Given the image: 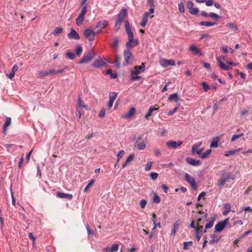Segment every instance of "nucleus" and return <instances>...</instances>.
Here are the masks:
<instances>
[{
    "instance_id": "1",
    "label": "nucleus",
    "mask_w": 252,
    "mask_h": 252,
    "mask_svg": "<svg viewBox=\"0 0 252 252\" xmlns=\"http://www.w3.org/2000/svg\"><path fill=\"white\" fill-rule=\"evenodd\" d=\"M93 51H90L87 54L84 55L83 58L79 61V63H87L91 61L94 56Z\"/></svg>"
},
{
    "instance_id": "2",
    "label": "nucleus",
    "mask_w": 252,
    "mask_h": 252,
    "mask_svg": "<svg viewBox=\"0 0 252 252\" xmlns=\"http://www.w3.org/2000/svg\"><path fill=\"white\" fill-rule=\"evenodd\" d=\"M231 178V174L229 173H224L223 176L219 179L217 182V185L222 188L226 182Z\"/></svg>"
},
{
    "instance_id": "3",
    "label": "nucleus",
    "mask_w": 252,
    "mask_h": 252,
    "mask_svg": "<svg viewBox=\"0 0 252 252\" xmlns=\"http://www.w3.org/2000/svg\"><path fill=\"white\" fill-rule=\"evenodd\" d=\"M83 34L84 36L90 41L94 40L95 35V32L90 29L85 30Z\"/></svg>"
},
{
    "instance_id": "4",
    "label": "nucleus",
    "mask_w": 252,
    "mask_h": 252,
    "mask_svg": "<svg viewBox=\"0 0 252 252\" xmlns=\"http://www.w3.org/2000/svg\"><path fill=\"white\" fill-rule=\"evenodd\" d=\"M185 179L186 181L191 185L193 189H197L195 179L193 177L190 176L188 173H186L185 175Z\"/></svg>"
},
{
    "instance_id": "5",
    "label": "nucleus",
    "mask_w": 252,
    "mask_h": 252,
    "mask_svg": "<svg viewBox=\"0 0 252 252\" xmlns=\"http://www.w3.org/2000/svg\"><path fill=\"white\" fill-rule=\"evenodd\" d=\"M228 221V219H225L223 221H220L216 225L215 231L216 232L221 231L225 227Z\"/></svg>"
},
{
    "instance_id": "6",
    "label": "nucleus",
    "mask_w": 252,
    "mask_h": 252,
    "mask_svg": "<svg viewBox=\"0 0 252 252\" xmlns=\"http://www.w3.org/2000/svg\"><path fill=\"white\" fill-rule=\"evenodd\" d=\"M160 64L163 67L167 66L168 65L175 66V61L174 60H166L161 59L159 61Z\"/></svg>"
},
{
    "instance_id": "7",
    "label": "nucleus",
    "mask_w": 252,
    "mask_h": 252,
    "mask_svg": "<svg viewBox=\"0 0 252 252\" xmlns=\"http://www.w3.org/2000/svg\"><path fill=\"white\" fill-rule=\"evenodd\" d=\"M145 70V63H142L141 65H136L135 66L133 69L131 70L133 72H134L135 74L137 75L143 73Z\"/></svg>"
},
{
    "instance_id": "8",
    "label": "nucleus",
    "mask_w": 252,
    "mask_h": 252,
    "mask_svg": "<svg viewBox=\"0 0 252 252\" xmlns=\"http://www.w3.org/2000/svg\"><path fill=\"white\" fill-rule=\"evenodd\" d=\"M183 144V141H169L166 142V145L168 148L176 149Z\"/></svg>"
},
{
    "instance_id": "9",
    "label": "nucleus",
    "mask_w": 252,
    "mask_h": 252,
    "mask_svg": "<svg viewBox=\"0 0 252 252\" xmlns=\"http://www.w3.org/2000/svg\"><path fill=\"white\" fill-rule=\"evenodd\" d=\"M106 63L101 58L96 59L93 63V66L95 67H101L106 66Z\"/></svg>"
},
{
    "instance_id": "10",
    "label": "nucleus",
    "mask_w": 252,
    "mask_h": 252,
    "mask_svg": "<svg viewBox=\"0 0 252 252\" xmlns=\"http://www.w3.org/2000/svg\"><path fill=\"white\" fill-rule=\"evenodd\" d=\"M132 54L129 50H126L124 52V58L125 60V63L124 65H126L129 63L130 62V59L132 58Z\"/></svg>"
},
{
    "instance_id": "11",
    "label": "nucleus",
    "mask_w": 252,
    "mask_h": 252,
    "mask_svg": "<svg viewBox=\"0 0 252 252\" xmlns=\"http://www.w3.org/2000/svg\"><path fill=\"white\" fill-rule=\"evenodd\" d=\"M158 109L159 106L157 104L155 105L154 106H150L147 113L145 115V119L147 120H149V118L152 115L153 112L154 111L158 110Z\"/></svg>"
},
{
    "instance_id": "12",
    "label": "nucleus",
    "mask_w": 252,
    "mask_h": 252,
    "mask_svg": "<svg viewBox=\"0 0 252 252\" xmlns=\"http://www.w3.org/2000/svg\"><path fill=\"white\" fill-rule=\"evenodd\" d=\"M67 36L71 39L79 40L80 38L79 34L73 29H71V32L67 34Z\"/></svg>"
},
{
    "instance_id": "13",
    "label": "nucleus",
    "mask_w": 252,
    "mask_h": 252,
    "mask_svg": "<svg viewBox=\"0 0 252 252\" xmlns=\"http://www.w3.org/2000/svg\"><path fill=\"white\" fill-rule=\"evenodd\" d=\"M186 161L188 163L193 166H198L201 164V162L200 160H196L191 158H187Z\"/></svg>"
},
{
    "instance_id": "14",
    "label": "nucleus",
    "mask_w": 252,
    "mask_h": 252,
    "mask_svg": "<svg viewBox=\"0 0 252 252\" xmlns=\"http://www.w3.org/2000/svg\"><path fill=\"white\" fill-rule=\"evenodd\" d=\"M77 110H81L83 109H88V107L86 106L84 102L81 99L80 97H79L78 101L77 104Z\"/></svg>"
},
{
    "instance_id": "15",
    "label": "nucleus",
    "mask_w": 252,
    "mask_h": 252,
    "mask_svg": "<svg viewBox=\"0 0 252 252\" xmlns=\"http://www.w3.org/2000/svg\"><path fill=\"white\" fill-rule=\"evenodd\" d=\"M217 60L218 63V65L220 67L224 70H229L231 68L226 65H225L224 63L221 62V60L220 58H217Z\"/></svg>"
},
{
    "instance_id": "16",
    "label": "nucleus",
    "mask_w": 252,
    "mask_h": 252,
    "mask_svg": "<svg viewBox=\"0 0 252 252\" xmlns=\"http://www.w3.org/2000/svg\"><path fill=\"white\" fill-rule=\"evenodd\" d=\"M57 196L58 197L61 198H67L69 199H71L73 197V196L71 194L65 193L64 192H58L57 193Z\"/></svg>"
},
{
    "instance_id": "17",
    "label": "nucleus",
    "mask_w": 252,
    "mask_h": 252,
    "mask_svg": "<svg viewBox=\"0 0 252 252\" xmlns=\"http://www.w3.org/2000/svg\"><path fill=\"white\" fill-rule=\"evenodd\" d=\"M220 140V138L219 136L214 137L210 144V147L211 148H217L218 147V143Z\"/></svg>"
},
{
    "instance_id": "18",
    "label": "nucleus",
    "mask_w": 252,
    "mask_h": 252,
    "mask_svg": "<svg viewBox=\"0 0 252 252\" xmlns=\"http://www.w3.org/2000/svg\"><path fill=\"white\" fill-rule=\"evenodd\" d=\"M189 51L192 52L195 55H197L199 54L200 56L202 55V53H201L200 50L193 45H191L190 46Z\"/></svg>"
},
{
    "instance_id": "19",
    "label": "nucleus",
    "mask_w": 252,
    "mask_h": 252,
    "mask_svg": "<svg viewBox=\"0 0 252 252\" xmlns=\"http://www.w3.org/2000/svg\"><path fill=\"white\" fill-rule=\"evenodd\" d=\"M138 44V41L137 40H133L132 42H130L128 40L126 44V46L127 49L132 48L136 46Z\"/></svg>"
},
{
    "instance_id": "20",
    "label": "nucleus",
    "mask_w": 252,
    "mask_h": 252,
    "mask_svg": "<svg viewBox=\"0 0 252 252\" xmlns=\"http://www.w3.org/2000/svg\"><path fill=\"white\" fill-rule=\"evenodd\" d=\"M203 229V226H200L199 227H196L195 230V236L197 239V240L199 241L202 235V230Z\"/></svg>"
},
{
    "instance_id": "21",
    "label": "nucleus",
    "mask_w": 252,
    "mask_h": 252,
    "mask_svg": "<svg viewBox=\"0 0 252 252\" xmlns=\"http://www.w3.org/2000/svg\"><path fill=\"white\" fill-rule=\"evenodd\" d=\"M126 15V11L125 9H123L118 14V20L123 22Z\"/></svg>"
},
{
    "instance_id": "22",
    "label": "nucleus",
    "mask_w": 252,
    "mask_h": 252,
    "mask_svg": "<svg viewBox=\"0 0 252 252\" xmlns=\"http://www.w3.org/2000/svg\"><path fill=\"white\" fill-rule=\"evenodd\" d=\"M141 79V77L137 75V74H135L134 72L132 71H131L130 72V80L131 81H135L137 80H139Z\"/></svg>"
},
{
    "instance_id": "23",
    "label": "nucleus",
    "mask_w": 252,
    "mask_h": 252,
    "mask_svg": "<svg viewBox=\"0 0 252 252\" xmlns=\"http://www.w3.org/2000/svg\"><path fill=\"white\" fill-rule=\"evenodd\" d=\"M134 158V155H130L126 160L125 162L123 164L122 167L123 168H125L127 165L132 160H133Z\"/></svg>"
},
{
    "instance_id": "24",
    "label": "nucleus",
    "mask_w": 252,
    "mask_h": 252,
    "mask_svg": "<svg viewBox=\"0 0 252 252\" xmlns=\"http://www.w3.org/2000/svg\"><path fill=\"white\" fill-rule=\"evenodd\" d=\"M108 25V22L107 21H102L99 22L96 27L97 28H99L100 29L105 28Z\"/></svg>"
},
{
    "instance_id": "25",
    "label": "nucleus",
    "mask_w": 252,
    "mask_h": 252,
    "mask_svg": "<svg viewBox=\"0 0 252 252\" xmlns=\"http://www.w3.org/2000/svg\"><path fill=\"white\" fill-rule=\"evenodd\" d=\"M11 121V119L10 117H6L5 120V124L3 126V129L4 133H5L6 131L7 127L10 125Z\"/></svg>"
},
{
    "instance_id": "26",
    "label": "nucleus",
    "mask_w": 252,
    "mask_h": 252,
    "mask_svg": "<svg viewBox=\"0 0 252 252\" xmlns=\"http://www.w3.org/2000/svg\"><path fill=\"white\" fill-rule=\"evenodd\" d=\"M179 99L178 94L176 93L170 94L168 97V100L170 101H174L176 102H177L179 101Z\"/></svg>"
},
{
    "instance_id": "27",
    "label": "nucleus",
    "mask_w": 252,
    "mask_h": 252,
    "mask_svg": "<svg viewBox=\"0 0 252 252\" xmlns=\"http://www.w3.org/2000/svg\"><path fill=\"white\" fill-rule=\"evenodd\" d=\"M135 113V109L134 107H131L128 112L124 116L126 118H130L133 116Z\"/></svg>"
},
{
    "instance_id": "28",
    "label": "nucleus",
    "mask_w": 252,
    "mask_h": 252,
    "mask_svg": "<svg viewBox=\"0 0 252 252\" xmlns=\"http://www.w3.org/2000/svg\"><path fill=\"white\" fill-rule=\"evenodd\" d=\"M216 24V22H211L208 21H201L199 23V25L202 26H213Z\"/></svg>"
},
{
    "instance_id": "29",
    "label": "nucleus",
    "mask_w": 252,
    "mask_h": 252,
    "mask_svg": "<svg viewBox=\"0 0 252 252\" xmlns=\"http://www.w3.org/2000/svg\"><path fill=\"white\" fill-rule=\"evenodd\" d=\"M147 15L148 14H144L142 16V22L140 23V25L142 27H144L148 22Z\"/></svg>"
},
{
    "instance_id": "30",
    "label": "nucleus",
    "mask_w": 252,
    "mask_h": 252,
    "mask_svg": "<svg viewBox=\"0 0 252 252\" xmlns=\"http://www.w3.org/2000/svg\"><path fill=\"white\" fill-rule=\"evenodd\" d=\"M226 26L230 29H231V30L233 32H236L238 30L237 26L236 25L233 23H228L226 24Z\"/></svg>"
},
{
    "instance_id": "31",
    "label": "nucleus",
    "mask_w": 252,
    "mask_h": 252,
    "mask_svg": "<svg viewBox=\"0 0 252 252\" xmlns=\"http://www.w3.org/2000/svg\"><path fill=\"white\" fill-rule=\"evenodd\" d=\"M193 245L192 241L185 242L183 243V249L184 250H188L189 247H191Z\"/></svg>"
},
{
    "instance_id": "32",
    "label": "nucleus",
    "mask_w": 252,
    "mask_h": 252,
    "mask_svg": "<svg viewBox=\"0 0 252 252\" xmlns=\"http://www.w3.org/2000/svg\"><path fill=\"white\" fill-rule=\"evenodd\" d=\"M84 20V17L79 15L76 19V25L78 26H80L81 25H82Z\"/></svg>"
},
{
    "instance_id": "33",
    "label": "nucleus",
    "mask_w": 252,
    "mask_h": 252,
    "mask_svg": "<svg viewBox=\"0 0 252 252\" xmlns=\"http://www.w3.org/2000/svg\"><path fill=\"white\" fill-rule=\"evenodd\" d=\"M240 150H241L240 148H238V149H237L236 150H234L228 151L225 152V156L228 157L229 155H234L237 152H239L240 151Z\"/></svg>"
},
{
    "instance_id": "34",
    "label": "nucleus",
    "mask_w": 252,
    "mask_h": 252,
    "mask_svg": "<svg viewBox=\"0 0 252 252\" xmlns=\"http://www.w3.org/2000/svg\"><path fill=\"white\" fill-rule=\"evenodd\" d=\"M118 95V93L116 92H111L109 93V100L114 101Z\"/></svg>"
},
{
    "instance_id": "35",
    "label": "nucleus",
    "mask_w": 252,
    "mask_h": 252,
    "mask_svg": "<svg viewBox=\"0 0 252 252\" xmlns=\"http://www.w3.org/2000/svg\"><path fill=\"white\" fill-rule=\"evenodd\" d=\"M201 144H202V142H199L194 144V145H193V146L192 147V148H191V154L192 155L195 154V150L199 147H200L201 146Z\"/></svg>"
},
{
    "instance_id": "36",
    "label": "nucleus",
    "mask_w": 252,
    "mask_h": 252,
    "mask_svg": "<svg viewBox=\"0 0 252 252\" xmlns=\"http://www.w3.org/2000/svg\"><path fill=\"white\" fill-rule=\"evenodd\" d=\"M153 203H159L160 202V197L156 193H154V196L152 200Z\"/></svg>"
},
{
    "instance_id": "37",
    "label": "nucleus",
    "mask_w": 252,
    "mask_h": 252,
    "mask_svg": "<svg viewBox=\"0 0 252 252\" xmlns=\"http://www.w3.org/2000/svg\"><path fill=\"white\" fill-rule=\"evenodd\" d=\"M128 35V39L130 42H132L133 39V33L132 32L131 30H129L126 32Z\"/></svg>"
},
{
    "instance_id": "38",
    "label": "nucleus",
    "mask_w": 252,
    "mask_h": 252,
    "mask_svg": "<svg viewBox=\"0 0 252 252\" xmlns=\"http://www.w3.org/2000/svg\"><path fill=\"white\" fill-rule=\"evenodd\" d=\"M122 23V21H120L118 20L116 22L115 25V27H114V30L115 31V32H117L118 31V30H119V29L121 27V25Z\"/></svg>"
},
{
    "instance_id": "39",
    "label": "nucleus",
    "mask_w": 252,
    "mask_h": 252,
    "mask_svg": "<svg viewBox=\"0 0 252 252\" xmlns=\"http://www.w3.org/2000/svg\"><path fill=\"white\" fill-rule=\"evenodd\" d=\"M214 223V219L212 218L211 220L210 221H209V222L205 225V229H209V228H211L213 226Z\"/></svg>"
},
{
    "instance_id": "40",
    "label": "nucleus",
    "mask_w": 252,
    "mask_h": 252,
    "mask_svg": "<svg viewBox=\"0 0 252 252\" xmlns=\"http://www.w3.org/2000/svg\"><path fill=\"white\" fill-rule=\"evenodd\" d=\"M106 74H110L111 75V77L113 79H115L117 77V74L113 73L111 69H108L106 72Z\"/></svg>"
},
{
    "instance_id": "41",
    "label": "nucleus",
    "mask_w": 252,
    "mask_h": 252,
    "mask_svg": "<svg viewBox=\"0 0 252 252\" xmlns=\"http://www.w3.org/2000/svg\"><path fill=\"white\" fill-rule=\"evenodd\" d=\"M211 152L212 150L211 149L207 150L205 152L201 155V158H206L211 154Z\"/></svg>"
},
{
    "instance_id": "42",
    "label": "nucleus",
    "mask_w": 252,
    "mask_h": 252,
    "mask_svg": "<svg viewBox=\"0 0 252 252\" xmlns=\"http://www.w3.org/2000/svg\"><path fill=\"white\" fill-rule=\"evenodd\" d=\"M66 56L71 60H73L76 58L75 54L70 52H68L66 53Z\"/></svg>"
},
{
    "instance_id": "43",
    "label": "nucleus",
    "mask_w": 252,
    "mask_h": 252,
    "mask_svg": "<svg viewBox=\"0 0 252 252\" xmlns=\"http://www.w3.org/2000/svg\"><path fill=\"white\" fill-rule=\"evenodd\" d=\"M81 6L82 7V8L79 15L84 17V15L86 14L87 12V6Z\"/></svg>"
},
{
    "instance_id": "44",
    "label": "nucleus",
    "mask_w": 252,
    "mask_h": 252,
    "mask_svg": "<svg viewBox=\"0 0 252 252\" xmlns=\"http://www.w3.org/2000/svg\"><path fill=\"white\" fill-rule=\"evenodd\" d=\"M82 48L80 45H77L76 46V53L78 56H80L82 52Z\"/></svg>"
},
{
    "instance_id": "45",
    "label": "nucleus",
    "mask_w": 252,
    "mask_h": 252,
    "mask_svg": "<svg viewBox=\"0 0 252 252\" xmlns=\"http://www.w3.org/2000/svg\"><path fill=\"white\" fill-rule=\"evenodd\" d=\"M94 181H95L94 180L92 179L90 181L88 185L85 188L84 191L85 192H86L88 190V189L91 187V186H92L94 184Z\"/></svg>"
},
{
    "instance_id": "46",
    "label": "nucleus",
    "mask_w": 252,
    "mask_h": 252,
    "mask_svg": "<svg viewBox=\"0 0 252 252\" xmlns=\"http://www.w3.org/2000/svg\"><path fill=\"white\" fill-rule=\"evenodd\" d=\"M39 76L40 78H43L45 76H49L48 71H40L39 72Z\"/></svg>"
},
{
    "instance_id": "47",
    "label": "nucleus",
    "mask_w": 252,
    "mask_h": 252,
    "mask_svg": "<svg viewBox=\"0 0 252 252\" xmlns=\"http://www.w3.org/2000/svg\"><path fill=\"white\" fill-rule=\"evenodd\" d=\"M63 31V29L61 27H57L55 29L54 32H53V34L54 35H58L59 34V33H61V32H62Z\"/></svg>"
},
{
    "instance_id": "48",
    "label": "nucleus",
    "mask_w": 252,
    "mask_h": 252,
    "mask_svg": "<svg viewBox=\"0 0 252 252\" xmlns=\"http://www.w3.org/2000/svg\"><path fill=\"white\" fill-rule=\"evenodd\" d=\"M119 246L115 244L110 248V252H116L118 250Z\"/></svg>"
},
{
    "instance_id": "49",
    "label": "nucleus",
    "mask_w": 252,
    "mask_h": 252,
    "mask_svg": "<svg viewBox=\"0 0 252 252\" xmlns=\"http://www.w3.org/2000/svg\"><path fill=\"white\" fill-rule=\"evenodd\" d=\"M136 145L139 150H143L146 148V144L143 142L140 143H137Z\"/></svg>"
},
{
    "instance_id": "50",
    "label": "nucleus",
    "mask_w": 252,
    "mask_h": 252,
    "mask_svg": "<svg viewBox=\"0 0 252 252\" xmlns=\"http://www.w3.org/2000/svg\"><path fill=\"white\" fill-rule=\"evenodd\" d=\"M116 60L114 62V63H116V65L118 68L120 67V58L118 56H115Z\"/></svg>"
},
{
    "instance_id": "51",
    "label": "nucleus",
    "mask_w": 252,
    "mask_h": 252,
    "mask_svg": "<svg viewBox=\"0 0 252 252\" xmlns=\"http://www.w3.org/2000/svg\"><path fill=\"white\" fill-rule=\"evenodd\" d=\"M201 85L205 92H207L210 89V87L206 82H203Z\"/></svg>"
},
{
    "instance_id": "52",
    "label": "nucleus",
    "mask_w": 252,
    "mask_h": 252,
    "mask_svg": "<svg viewBox=\"0 0 252 252\" xmlns=\"http://www.w3.org/2000/svg\"><path fill=\"white\" fill-rule=\"evenodd\" d=\"M178 9L181 13L185 12V8L183 3H179L178 4Z\"/></svg>"
},
{
    "instance_id": "53",
    "label": "nucleus",
    "mask_w": 252,
    "mask_h": 252,
    "mask_svg": "<svg viewBox=\"0 0 252 252\" xmlns=\"http://www.w3.org/2000/svg\"><path fill=\"white\" fill-rule=\"evenodd\" d=\"M189 13L193 15H197L199 12V9L197 8H192L189 10Z\"/></svg>"
},
{
    "instance_id": "54",
    "label": "nucleus",
    "mask_w": 252,
    "mask_h": 252,
    "mask_svg": "<svg viewBox=\"0 0 252 252\" xmlns=\"http://www.w3.org/2000/svg\"><path fill=\"white\" fill-rule=\"evenodd\" d=\"M243 135H244L243 133H241V134H238V135L234 134L231 138V142H233V141H235L236 139H237L238 138H239L240 137L242 136Z\"/></svg>"
},
{
    "instance_id": "55",
    "label": "nucleus",
    "mask_w": 252,
    "mask_h": 252,
    "mask_svg": "<svg viewBox=\"0 0 252 252\" xmlns=\"http://www.w3.org/2000/svg\"><path fill=\"white\" fill-rule=\"evenodd\" d=\"M119 40L117 37L114 39V42L112 44V47L114 48H116L118 46Z\"/></svg>"
},
{
    "instance_id": "56",
    "label": "nucleus",
    "mask_w": 252,
    "mask_h": 252,
    "mask_svg": "<svg viewBox=\"0 0 252 252\" xmlns=\"http://www.w3.org/2000/svg\"><path fill=\"white\" fill-rule=\"evenodd\" d=\"M67 69V66H65L62 69L56 70V75L65 72V70Z\"/></svg>"
},
{
    "instance_id": "57",
    "label": "nucleus",
    "mask_w": 252,
    "mask_h": 252,
    "mask_svg": "<svg viewBox=\"0 0 252 252\" xmlns=\"http://www.w3.org/2000/svg\"><path fill=\"white\" fill-rule=\"evenodd\" d=\"M152 163H153L151 161L147 162V163L146 164L145 170L147 171L150 170L151 169Z\"/></svg>"
},
{
    "instance_id": "58",
    "label": "nucleus",
    "mask_w": 252,
    "mask_h": 252,
    "mask_svg": "<svg viewBox=\"0 0 252 252\" xmlns=\"http://www.w3.org/2000/svg\"><path fill=\"white\" fill-rule=\"evenodd\" d=\"M125 151L124 150H121L119 151L117 155L118 160L119 161L124 155Z\"/></svg>"
},
{
    "instance_id": "59",
    "label": "nucleus",
    "mask_w": 252,
    "mask_h": 252,
    "mask_svg": "<svg viewBox=\"0 0 252 252\" xmlns=\"http://www.w3.org/2000/svg\"><path fill=\"white\" fill-rule=\"evenodd\" d=\"M208 16H210L211 18H214V19H218L219 18V16L213 12H210L208 14Z\"/></svg>"
},
{
    "instance_id": "60",
    "label": "nucleus",
    "mask_w": 252,
    "mask_h": 252,
    "mask_svg": "<svg viewBox=\"0 0 252 252\" xmlns=\"http://www.w3.org/2000/svg\"><path fill=\"white\" fill-rule=\"evenodd\" d=\"M150 176L152 180H156L158 178V174L156 172H152L150 173Z\"/></svg>"
},
{
    "instance_id": "61",
    "label": "nucleus",
    "mask_w": 252,
    "mask_h": 252,
    "mask_svg": "<svg viewBox=\"0 0 252 252\" xmlns=\"http://www.w3.org/2000/svg\"><path fill=\"white\" fill-rule=\"evenodd\" d=\"M105 114V110L104 108H102L99 113L98 116L100 118H103Z\"/></svg>"
},
{
    "instance_id": "62",
    "label": "nucleus",
    "mask_w": 252,
    "mask_h": 252,
    "mask_svg": "<svg viewBox=\"0 0 252 252\" xmlns=\"http://www.w3.org/2000/svg\"><path fill=\"white\" fill-rule=\"evenodd\" d=\"M147 204V201L145 199H142L140 202V205L141 208L143 209L145 207Z\"/></svg>"
},
{
    "instance_id": "63",
    "label": "nucleus",
    "mask_w": 252,
    "mask_h": 252,
    "mask_svg": "<svg viewBox=\"0 0 252 252\" xmlns=\"http://www.w3.org/2000/svg\"><path fill=\"white\" fill-rule=\"evenodd\" d=\"M125 29H126V32L131 30L130 27L129 26V22L128 21H125Z\"/></svg>"
},
{
    "instance_id": "64",
    "label": "nucleus",
    "mask_w": 252,
    "mask_h": 252,
    "mask_svg": "<svg viewBox=\"0 0 252 252\" xmlns=\"http://www.w3.org/2000/svg\"><path fill=\"white\" fill-rule=\"evenodd\" d=\"M147 4L149 6L151 7V8H154V7L155 6L154 0H148Z\"/></svg>"
}]
</instances>
